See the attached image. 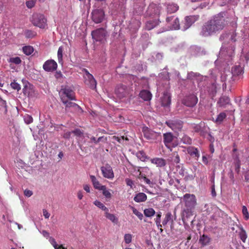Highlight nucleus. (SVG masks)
<instances>
[{"label": "nucleus", "mask_w": 249, "mask_h": 249, "mask_svg": "<svg viewBox=\"0 0 249 249\" xmlns=\"http://www.w3.org/2000/svg\"><path fill=\"white\" fill-rule=\"evenodd\" d=\"M132 235L130 233H126L124 235V242L128 244L131 242L132 241Z\"/></svg>", "instance_id": "de8ad7c7"}, {"label": "nucleus", "mask_w": 249, "mask_h": 249, "mask_svg": "<svg viewBox=\"0 0 249 249\" xmlns=\"http://www.w3.org/2000/svg\"><path fill=\"white\" fill-rule=\"evenodd\" d=\"M35 2L34 0H29L26 2V4L28 8H32L35 6Z\"/></svg>", "instance_id": "052dcab7"}, {"label": "nucleus", "mask_w": 249, "mask_h": 249, "mask_svg": "<svg viewBox=\"0 0 249 249\" xmlns=\"http://www.w3.org/2000/svg\"><path fill=\"white\" fill-rule=\"evenodd\" d=\"M178 9V6L174 3L169 4L167 6V11L168 13H173L176 12Z\"/></svg>", "instance_id": "c9c22d12"}, {"label": "nucleus", "mask_w": 249, "mask_h": 249, "mask_svg": "<svg viewBox=\"0 0 249 249\" xmlns=\"http://www.w3.org/2000/svg\"><path fill=\"white\" fill-rule=\"evenodd\" d=\"M174 220L173 216L171 213H167L165 216L164 219L162 221V225L163 226L166 225L168 222H170L171 224H173Z\"/></svg>", "instance_id": "473e14b6"}, {"label": "nucleus", "mask_w": 249, "mask_h": 249, "mask_svg": "<svg viewBox=\"0 0 249 249\" xmlns=\"http://www.w3.org/2000/svg\"><path fill=\"white\" fill-rule=\"evenodd\" d=\"M25 36L27 38H32L35 36V33L31 30L25 31Z\"/></svg>", "instance_id": "4d7b16f0"}, {"label": "nucleus", "mask_w": 249, "mask_h": 249, "mask_svg": "<svg viewBox=\"0 0 249 249\" xmlns=\"http://www.w3.org/2000/svg\"><path fill=\"white\" fill-rule=\"evenodd\" d=\"M193 2H198L200 3L198 4V7L201 9L205 8L209 4V0H191Z\"/></svg>", "instance_id": "f704fd0d"}, {"label": "nucleus", "mask_w": 249, "mask_h": 249, "mask_svg": "<svg viewBox=\"0 0 249 249\" xmlns=\"http://www.w3.org/2000/svg\"><path fill=\"white\" fill-rule=\"evenodd\" d=\"M22 51L27 55L31 54L34 52V48L31 46H26L22 48Z\"/></svg>", "instance_id": "58836bf2"}, {"label": "nucleus", "mask_w": 249, "mask_h": 249, "mask_svg": "<svg viewBox=\"0 0 249 249\" xmlns=\"http://www.w3.org/2000/svg\"><path fill=\"white\" fill-rule=\"evenodd\" d=\"M197 98L195 94H190L186 96L183 100V104L189 107L195 106L197 103Z\"/></svg>", "instance_id": "6ab92c4d"}, {"label": "nucleus", "mask_w": 249, "mask_h": 249, "mask_svg": "<svg viewBox=\"0 0 249 249\" xmlns=\"http://www.w3.org/2000/svg\"><path fill=\"white\" fill-rule=\"evenodd\" d=\"M24 120L26 124H29L33 122V119L31 116L26 114L24 116Z\"/></svg>", "instance_id": "3c124183"}, {"label": "nucleus", "mask_w": 249, "mask_h": 249, "mask_svg": "<svg viewBox=\"0 0 249 249\" xmlns=\"http://www.w3.org/2000/svg\"><path fill=\"white\" fill-rule=\"evenodd\" d=\"M84 79L85 84L89 88L92 89L96 88L97 84L96 81L92 74L88 75L87 77H85Z\"/></svg>", "instance_id": "412c9836"}, {"label": "nucleus", "mask_w": 249, "mask_h": 249, "mask_svg": "<svg viewBox=\"0 0 249 249\" xmlns=\"http://www.w3.org/2000/svg\"><path fill=\"white\" fill-rule=\"evenodd\" d=\"M160 102L161 106L166 110H168L171 104V96L167 91L163 92L162 96L160 98Z\"/></svg>", "instance_id": "a211bd4d"}, {"label": "nucleus", "mask_w": 249, "mask_h": 249, "mask_svg": "<svg viewBox=\"0 0 249 249\" xmlns=\"http://www.w3.org/2000/svg\"><path fill=\"white\" fill-rule=\"evenodd\" d=\"M57 68L56 62L53 60L50 59L45 62L43 65L44 70L47 72H53L55 71Z\"/></svg>", "instance_id": "dca6fc26"}, {"label": "nucleus", "mask_w": 249, "mask_h": 249, "mask_svg": "<svg viewBox=\"0 0 249 249\" xmlns=\"http://www.w3.org/2000/svg\"><path fill=\"white\" fill-rule=\"evenodd\" d=\"M230 101V98L226 96L221 97L218 100L217 103L220 107L225 106L229 104Z\"/></svg>", "instance_id": "72a5a7b5"}, {"label": "nucleus", "mask_w": 249, "mask_h": 249, "mask_svg": "<svg viewBox=\"0 0 249 249\" xmlns=\"http://www.w3.org/2000/svg\"><path fill=\"white\" fill-rule=\"evenodd\" d=\"M147 199L146 195L143 193L137 194L134 197V200L136 202H144Z\"/></svg>", "instance_id": "cd10ccee"}, {"label": "nucleus", "mask_w": 249, "mask_h": 249, "mask_svg": "<svg viewBox=\"0 0 249 249\" xmlns=\"http://www.w3.org/2000/svg\"><path fill=\"white\" fill-rule=\"evenodd\" d=\"M142 132L144 137L147 140H157L161 138L160 133L156 132L147 127H143L142 128Z\"/></svg>", "instance_id": "423d86ee"}, {"label": "nucleus", "mask_w": 249, "mask_h": 249, "mask_svg": "<svg viewBox=\"0 0 249 249\" xmlns=\"http://www.w3.org/2000/svg\"><path fill=\"white\" fill-rule=\"evenodd\" d=\"M198 18L199 16L198 15H194L186 17L185 18L184 24L181 27V30L184 31H186V30L189 29L193 23H194L196 21H197L198 19Z\"/></svg>", "instance_id": "9d476101"}, {"label": "nucleus", "mask_w": 249, "mask_h": 249, "mask_svg": "<svg viewBox=\"0 0 249 249\" xmlns=\"http://www.w3.org/2000/svg\"><path fill=\"white\" fill-rule=\"evenodd\" d=\"M143 213L146 217H152L155 214V210L152 208L145 209L144 210Z\"/></svg>", "instance_id": "ea45409f"}, {"label": "nucleus", "mask_w": 249, "mask_h": 249, "mask_svg": "<svg viewBox=\"0 0 249 249\" xmlns=\"http://www.w3.org/2000/svg\"><path fill=\"white\" fill-rule=\"evenodd\" d=\"M209 21L218 31L222 30L225 25V19L222 14L214 16Z\"/></svg>", "instance_id": "20e7f679"}, {"label": "nucleus", "mask_w": 249, "mask_h": 249, "mask_svg": "<svg viewBox=\"0 0 249 249\" xmlns=\"http://www.w3.org/2000/svg\"><path fill=\"white\" fill-rule=\"evenodd\" d=\"M242 213L246 220H248L249 218V214L247 207L245 206L242 207Z\"/></svg>", "instance_id": "864d4df0"}, {"label": "nucleus", "mask_w": 249, "mask_h": 249, "mask_svg": "<svg viewBox=\"0 0 249 249\" xmlns=\"http://www.w3.org/2000/svg\"><path fill=\"white\" fill-rule=\"evenodd\" d=\"M148 12L150 16L158 15L159 13V7L155 4H151L148 8Z\"/></svg>", "instance_id": "bb28decb"}, {"label": "nucleus", "mask_w": 249, "mask_h": 249, "mask_svg": "<svg viewBox=\"0 0 249 249\" xmlns=\"http://www.w3.org/2000/svg\"><path fill=\"white\" fill-rule=\"evenodd\" d=\"M187 152L192 158H195L196 160H198L200 154L198 149L194 146H189L187 147Z\"/></svg>", "instance_id": "4be33fe9"}, {"label": "nucleus", "mask_w": 249, "mask_h": 249, "mask_svg": "<svg viewBox=\"0 0 249 249\" xmlns=\"http://www.w3.org/2000/svg\"><path fill=\"white\" fill-rule=\"evenodd\" d=\"M105 215L107 218L112 223L114 224H117L118 223V218L114 214L110 213L109 211H107L106 213H105Z\"/></svg>", "instance_id": "2f4dec72"}, {"label": "nucleus", "mask_w": 249, "mask_h": 249, "mask_svg": "<svg viewBox=\"0 0 249 249\" xmlns=\"http://www.w3.org/2000/svg\"><path fill=\"white\" fill-rule=\"evenodd\" d=\"M101 170L103 177L108 179H112L114 177V173L112 167L108 164L101 167Z\"/></svg>", "instance_id": "9b49d317"}, {"label": "nucleus", "mask_w": 249, "mask_h": 249, "mask_svg": "<svg viewBox=\"0 0 249 249\" xmlns=\"http://www.w3.org/2000/svg\"><path fill=\"white\" fill-rule=\"evenodd\" d=\"M10 85L12 89L17 90V91H19L21 89L20 85L15 81L12 82Z\"/></svg>", "instance_id": "603ef678"}, {"label": "nucleus", "mask_w": 249, "mask_h": 249, "mask_svg": "<svg viewBox=\"0 0 249 249\" xmlns=\"http://www.w3.org/2000/svg\"><path fill=\"white\" fill-rule=\"evenodd\" d=\"M94 204L98 207L99 208L102 209V210L105 211V213H106L107 211H109V210L107 208L102 202L98 200H95L94 202Z\"/></svg>", "instance_id": "79ce46f5"}, {"label": "nucleus", "mask_w": 249, "mask_h": 249, "mask_svg": "<svg viewBox=\"0 0 249 249\" xmlns=\"http://www.w3.org/2000/svg\"><path fill=\"white\" fill-rule=\"evenodd\" d=\"M185 206L181 213V218L184 225L187 219L193 215V210L196 204V196L193 194H186L183 196Z\"/></svg>", "instance_id": "f03ea898"}, {"label": "nucleus", "mask_w": 249, "mask_h": 249, "mask_svg": "<svg viewBox=\"0 0 249 249\" xmlns=\"http://www.w3.org/2000/svg\"><path fill=\"white\" fill-rule=\"evenodd\" d=\"M193 129L195 132H199L202 130V127L200 124H194L193 126Z\"/></svg>", "instance_id": "e2e57ef3"}, {"label": "nucleus", "mask_w": 249, "mask_h": 249, "mask_svg": "<svg viewBox=\"0 0 249 249\" xmlns=\"http://www.w3.org/2000/svg\"><path fill=\"white\" fill-rule=\"evenodd\" d=\"M182 142L185 144H190L192 143V139L187 136H184L182 138Z\"/></svg>", "instance_id": "5fc2aeb1"}, {"label": "nucleus", "mask_w": 249, "mask_h": 249, "mask_svg": "<svg viewBox=\"0 0 249 249\" xmlns=\"http://www.w3.org/2000/svg\"><path fill=\"white\" fill-rule=\"evenodd\" d=\"M62 102L65 105V110L67 111H73L81 109L80 107L74 103L69 101L67 99L62 97Z\"/></svg>", "instance_id": "2eb2a0df"}, {"label": "nucleus", "mask_w": 249, "mask_h": 249, "mask_svg": "<svg viewBox=\"0 0 249 249\" xmlns=\"http://www.w3.org/2000/svg\"><path fill=\"white\" fill-rule=\"evenodd\" d=\"M139 96L144 101H150L152 98V95L149 91L143 90L140 92Z\"/></svg>", "instance_id": "393cba45"}, {"label": "nucleus", "mask_w": 249, "mask_h": 249, "mask_svg": "<svg viewBox=\"0 0 249 249\" xmlns=\"http://www.w3.org/2000/svg\"><path fill=\"white\" fill-rule=\"evenodd\" d=\"M199 74L198 73H195L193 71L188 72L187 75V78L188 79H193L194 77L198 76Z\"/></svg>", "instance_id": "13d9d810"}, {"label": "nucleus", "mask_w": 249, "mask_h": 249, "mask_svg": "<svg viewBox=\"0 0 249 249\" xmlns=\"http://www.w3.org/2000/svg\"><path fill=\"white\" fill-rule=\"evenodd\" d=\"M9 62L15 64H19L21 60L19 57H11L9 59Z\"/></svg>", "instance_id": "8fccbe9b"}, {"label": "nucleus", "mask_w": 249, "mask_h": 249, "mask_svg": "<svg viewBox=\"0 0 249 249\" xmlns=\"http://www.w3.org/2000/svg\"><path fill=\"white\" fill-rule=\"evenodd\" d=\"M93 39L96 41L104 43L106 40L107 32L104 28H99L91 33Z\"/></svg>", "instance_id": "39448f33"}, {"label": "nucleus", "mask_w": 249, "mask_h": 249, "mask_svg": "<svg viewBox=\"0 0 249 249\" xmlns=\"http://www.w3.org/2000/svg\"><path fill=\"white\" fill-rule=\"evenodd\" d=\"M90 178L91 179V181L92 183V184L94 186V187L98 190H100V188H102V186L99 181L97 179L96 177L93 175H90Z\"/></svg>", "instance_id": "7c9ffc66"}, {"label": "nucleus", "mask_w": 249, "mask_h": 249, "mask_svg": "<svg viewBox=\"0 0 249 249\" xmlns=\"http://www.w3.org/2000/svg\"><path fill=\"white\" fill-rule=\"evenodd\" d=\"M130 92V89L126 86L120 85L115 89V93L120 99L128 96Z\"/></svg>", "instance_id": "ddd939ff"}, {"label": "nucleus", "mask_w": 249, "mask_h": 249, "mask_svg": "<svg viewBox=\"0 0 249 249\" xmlns=\"http://www.w3.org/2000/svg\"><path fill=\"white\" fill-rule=\"evenodd\" d=\"M217 32L218 31L215 28L213 24L208 21L203 26L200 35L204 36H208Z\"/></svg>", "instance_id": "0eeeda50"}, {"label": "nucleus", "mask_w": 249, "mask_h": 249, "mask_svg": "<svg viewBox=\"0 0 249 249\" xmlns=\"http://www.w3.org/2000/svg\"><path fill=\"white\" fill-rule=\"evenodd\" d=\"M76 136H80L82 134V132L79 129H76L71 132Z\"/></svg>", "instance_id": "69168bd1"}, {"label": "nucleus", "mask_w": 249, "mask_h": 249, "mask_svg": "<svg viewBox=\"0 0 249 249\" xmlns=\"http://www.w3.org/2000/svg\"><path fill=\"white\" fill-rule=\"evenodd\" d=\"M166 124L175 132L180 131L182 127V122L179 120H169L166 121Z\"/></svg>", "instance_id": "4468645a"}, {"label": "nucleus", "mask_w": 249, "mask_h": 249, "mask_svg": "<svg viewBox=\"0 0 249 249\" xmlns=\"http://www.w3.org/2000/svg\"><path fill=\"white\" fill-rule=\"evenodd\" d=\"M49 242L55 249H60L62 247V245L58 246L55 239L52 237H50Z\"/></svg>", "instance_id": "49530a36"}, {"label": "nucleus", "mask_w": 249, "mask_h": 249, "mask_svg": "<svg viewBox=\"0 0 249 249\" xmlns=\"http://www.w3.org/2000/svg\"><path fill=\"white\" fill-rule=\"evenodd\" d=\"M190 53L193 56H198L203 54V52L201 51V48L196 46L191 47Z\"/></svg>", "instance_id": "a878e982"}, {"label": "nucleus", "mask_w": 249, "mask_h": 249, "mask_svg": "<svg viewBox=\"0 0 249 249\" xmlns=\"http://www.w3.org/2000/svg\"><path fill=\"white\" fill-rule=\"evenodd\" d=\"M63 48L62 46L59 47L57 51L58 61L60 64H63Z\"/></svg>", "instance_id": "a19ab883"}, {"label": "nucleus", "mask_w": 249, "mask_h": 249, "mask_svg": "<svg viewBox=\"0 0 249 249\" xmlns=\"http://www.w3.org/2000/svg\"><path fill=\"white\" fill-rule=\"evenodd\" d=\"M161 213H158L155 219V222L156 224H160V223Z\"/></svg>", "instance_id": "338daca9"}, {"label": "nucleus", "mask_w": 249, "mask_h": 249, "mask_svg": "<svg viewBox=\"0 0 249 249\" xmlns=\"http://www.w3.org/2000/svg\"><path fill=\"white\" fill-rule=\"evenodd\" d=\"M91 18L95 23H99L102 22L105 17L104 11L101 9H96L91 12Z\"/></svg>", "instance_id": "6e6552de"}, {"label": "nucleus", "mask_w": 249, "mask_h": 249, "mask_svg": "<svg viewBox=\"0 0 249 249\" xmlns=\"http://www.w3.org/2000/svg\"><path fill=\"white\" fill-rule=\"evenodd\" d=\"M221 40H224L220 50L218 59L228 62L232 59L234 55L235 42L237 40L236 34L232 32L223 33L220 37Z\"/></svg>", "instance_id": "f257e3e1"}, {"label": "nucleus", "mask_w": 249, "mask_h": 249, "mask_svg": "<svg viewBox=\"0 0 249 249\" xmlns=\"http://www.w3.org/2000/svg\"><path fill=\"white\" fill-rule=\"evenodd\" d=\"M227 115L225 112H221L217 117L215 122L217 123H221L224 119L226 117Z\"/></svg>", "instance_id": "c03bdc74"}, {"label": "nucleus", "mask_w": 249, "mask_h": 249, "mask_svg": "<svg viewBox=\"0 0 249 249\" xmlns=\"http://www.w3.org/2000/svg\"><path fill=\"white\" fill-rule=\"evenodd\" d=\"M130 208L132 210L133 213L135 214L139 218L140 220L142 219L143 215L141 212H139L137 209L133 206H130Z\"/></svg>", "instance_id": "37998d69"}, {"label": "nucleus", "mask_w": 249, "mask_h": 249, "mask_svg": "<svg viewBox=\"0 0 249 249\" xmlns=\"http://www.w3.org/2000/svg\"><path fill=\"white\" fill-rule=\"evenodd\" d=\"M0 110H3L4 113L6 114L7 112V106L5 100H3L0 97Z\"/></svg>", "instance_id": "4c0bfd02"}, {"label": "nucleus", "mask_w": 249, "mask_h": 249, "mask_svg": "<svg viewBox=\"0 0 249 249\" xmlns=\"http://www.w3.org/2000/svg\"><path fill=\"white\" fill-rule=\"evenodd\" d=\"M208 92L211 94L213 95L216 92V86L214 83L212 84L210 87L208 88Z\"/></svg>", "instance_id": "a18cd8bd"}, {"label": "nucleus", "mask_w": 249, "mask_h": 249, "mask_svg": "<svg viewBox=\"0 0 249 249\" xmlns=\"http://www.w3.org/2000/svg\"><path fill=\"white\" fill-rule=\"evenodd\" d=\"M150 161L152 163L156 165L157 167H162L166 165V160L160 158H155L150 160Z\"/></svg>", "instance_id": "5701e85b"}, {"label": "nucleus", "mask_w": 249, "mask_h": 249, "mask_svg": "<svg viewBox=\"0 0 249 249\" xmlns=\"http://www.w3.org/2000/svg\"><path fill=\"white\" fill-rule=\"evenodd\" d=\"M234 165H235V170L237 172H238L240 168V160L238 158H236L234 160Z\"/></svg>", "instance_id": "6e6d98bb"}, {"label": "nucleus", "mask_w": 249, "mask_h": 249, "mask_svg": "<svg viewBox=\"0 0 249 249\" xmlns=\"http://www.w3.org/2000/svg\"><path fill=\"white\" fill-rule=\"evenodd\" d=\"M142 179L146 184H150L151 183V181L150 179H149L148 178H147L145 176H142L141 177Z\"/></svg>", "instance_id": "774afa93"}, {"label": "nucleus", "mask_w": 249, "mask_h": 249, "mask_svg": "<svg viewBox=\"0 0 249 249\" xmlns=\"http://www.w3.org/2000/svg\"><path fill=\"white\" fill-rule=\"evenodd\" d=\"M30 21L35 26L44 29L47 25V19L41 14L34 13L30 18Z\"/></svg>", "instance_id": "7ed1b4c3"}, {"label": "nucleus", "mask_w": 249, "mask_h": 249, "mask_svg": "<svg viewBox=\"0 0 249 249\" xmlns=\"http://www.w3.org/2000/svg\"><path fill=\"white\" fill-rule=\"evenodd\" d=\"M163 142L165 145L168 148H170L171 143L173 141L174 136L170 132H167L163 134Z\"/></svg>", "instance_id": "aec40b11"}, {"label": "nucleus", "mask_w": 249, "mask_h": 249, "mask_svg": "<svg viewBox=\"0 0 249 249\" xmlns=\"http://www.w3.org/2000/svg\"><path fill=\"white\" fill-rule=\"evenodd\" d=\"M233 76L235 78L236 76H240L243 73V67L240 65H235L232 67L231 72Z\"/></svg>", "instance_id": "b1692460"}, {"label": "nucleus", "mask_w": 249, "mask_h": 249, "mask_svg": "<svg viewBox=\"0 0 249 249\" xmlns=\"http://www.w3.org/2000/svg\"><path fill=\"white\" fill-rule=\"evenodd\" d=\"M99 190L102 191L103 195L106 198H110L111 197V194L110 192V190L107 189L106 186H102V188H100Z\"/></svg>", "instance_id": "e433bc0d"}, {"label": "nucleus", "mask_w": 249, "mask_h": 249, "mask_svg": "<svg viewBox=\"0 0 249 249\" xmlns=\"http://www.w3.org/2000/svg\"><path fill=\"white\" fill-rule=\"evenodd\" d=\"M59 94L61 97V100H62V97L66 99L68 98L70 100H75V93L73 90L69 87H65L62 88Z\"/></svg>", "instance_id": "1a4fd4ad"}, {"label": "nucleus", "mask_w": 249, "mask_h": 249, "mask_svg": "<svg viewBox=\"0 0 249 249\" xmlns=\"http://www.w3.org/2000/svg\"><path fill=\"white\" fill-rule=\"evenodd\" d=\"M159 24L158 20H152L148 21L145 24V29L147 30H150L155 27Z\"/></svg>", "instance_id": "c756f323"}, {"label": "nucleus", "mask_w": 249, "mask_h": 249, "mask_svg": "<svg viewBox=\"0 0 249 249\" xmlns=\"http://www.w3.org/2000/svg\"><path fill=\"white\" fill-rule=\"evenodd\" d=\"M211 239L208 236L203 234L200 236L199 242L202 246H206L208 245L211 242Z\"/></svg>", "instance_id": "c85d7f7f"}, {"label": "nucleus", "mask_w": 249, "mask_h": 249, "mask_svg": "<svg viewBox=\"0 0 249 249\" xmlns=\"http://www.w3.org/2000/svg\"><path fill=\"white\" fill-rule=\"evenodd\" d=\"M24 195L25 196L29 197L33 195V192L31 190L26 189L24 191Z\"/></svg>", "instance_id": "0e129e2a"}, {"label": "nucleus", "mask_w": 249, "mask_h": 249, "mask_svg": "<svg viewBox=\"0 0 249 249\" xmlns=\"http://www.w3.org/2000/svg\"><path fill=\"white\" fill-rule=\"evenodd\" d=\"M240 237L241 240L245 243L246 242V239L247 238V235L246 232L243 229H241V231L240 232Z\"/></svg>", "instance_id": "09e8293b"}, {"label": "nucleus", "mask_w": 249, "mask_h": 249, "mask_svg": "<svg viewBox=\"0 0 249 249\" xmlns=\"http://www.w3.org/2000/svg\"><path fill=\"white\" fill-rule=\"evenodd\" d=\"M173 157H174V159H173L174 161L176 163H178L180 161V158H179V156L178 155V153L174 152V153H173Z\"/></svg>", "instance_id": "bf43d9fd"}, {"label": "nucleus", "mask_w": 249, "mask_h": 249, "mask_svg": "<svg viewBox=\"0 0 249 249\" xmlns=\"http://www.w3.org/2000/svg\"><path fill=\"white\" fill-rule=\"evenodd\" d=\"M235 80L234 76H233L232 73L230 71H224L221 76V80L224 82L223 87L226 86L227 83L231 84L232 81Z\"/></svg>", "instance_id": "f3484780"}, {"label": "nucleus", "mask_w": 249, "mask_h": 249, "mask_svg": "<svg viewBox=\"0 0 249 249\" xmlns=\"http://www.w3.org/2000/svg\"><path fill=\"white\" fill-rule=\"evenodd\" d=\"M243 22L245 29L249 30V17L245 18Z\"/></svg>", "instance_id": "680f3d73"}, {"label": "nucleus", "mask_w": 249, "mask_h": 249, "mask_svg": "<svg viewBox=\"0 0 249 249\" xmlns=\"http://www.w3.org/2000/svg\"><path fill=\"white\" fill-rule=\"evenodd\" d=\"M166 21L170 30H178L179 29V22L178 18L174 16L168 17L166 18Z\"/></svg>", "instance_id": "f8f14e48"}]
</instances>
